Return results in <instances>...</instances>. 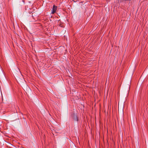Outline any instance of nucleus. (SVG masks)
<instances>
[{
	"label": "nucleus",
	"mask_w": 148,
	"mask_h": 148,
	"mask_svg": "<svg viewBox=\"0 0 148 148\" xmlns=\"http://www.w3.org/2000/svg\"><path fill=\"white\" fill-rule=\"evenodd\" d=\"M72 119L74 121L77 122L78 120V118L77 116L76 113H73L72 115Z\"/></svg>",
	"instance_id": "f257e3e1"
},
{
	"label": "nucleus",
	"mask_w": 148,
	"mask_h": 148,
	"mask_svg": "<svg viewBox=\"0 0 148 148\" xmlns=\"http://www.w3.org/2000/svg\"><path fill=\"white\" fill-rule=\"evenodd\" d=\"M58 26L61 27H64V25H62V23L61 21L60 20L58 21Z\"/></svg>",
	"instance_id": "f03ea898"
},
{
	"label": "nucleus",
	"mask_w": 148,
	"mask_h": 148,
	"mask_svg": "<svg viewBox=\"0 0 148 148\" xmlns=\"http://www.w3.org/2000/svg\"><path fill=\"white\" fill-rule=\"evenodd\" d=\"M57 6H56L55 5H53V8H52V14H54L55 13L56 11L57 10Z\"/></svg>",
	"instance_id": "7ed1b4c3"
},
{
	"label": "nucleus",
	"mask_w": 148,
	"mask_h": 148,
	"mask_svg": "<svg viewBox=\"0 0 148 148\" xmlns=\"http://www.w3.org/2000/svg\"><path fill=\"white\" fill-rule=\"evenodd\" d=\"M131 0H126V1H131Z\"/></svg>",
	"instance_id": "20e7f679"
}]
</instances>
